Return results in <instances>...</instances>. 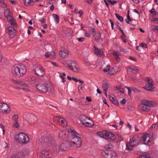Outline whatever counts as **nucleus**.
Wrapping results in <instances>:
<instances>
[{
  "mask_svg": "<svg viewBox=\"0 0 158 158\" xmlns=\"http://www.w3.org/2000/svg\"><path fill=\"white\" fill-rule=\"evenodd\" d=\"M79 42H82L85 40V38L83 37H81L77 39Z\"/></svg>",
  "mask_w": 158,
  "mask_h": 158,
  "instance_id": "55",
  "label": "nucleus"
},
{
  "mask_svg": "<svg viewBox=\"0 0 158 158\" xmlns=\"http://www.w3.org/2000/svg\"><path fill=\"white\" fill-rule=\"evenodd\" d=\"M117 53L118 52L115 51L113 52V55L115 56V58L118 60V61H120V58Z\"/></svg>",
  "mask_w": 158,
  "mask_h": 158,
  "instance_id": "35",
  "label": "nucleus"
},
{
  "mask_svg": "<svg viewBox=\"0 0 158 158\" xmlns=\"http://www.w3.org/2000/svg\"><path fill=\"white\" fill-rule=\"evenodd\" d=\"M110 100L115 105L118 106L119 105L118 102L116 98H114V97H111L110 95L109 96Z\"/></svg>",
  "mask_w": 158,
  "mask_h": 158,
  "instance_id": "27",
  "label": "nucleus"
},
{
  "mask_svg": "<svg viewBox=\"0 0 158 158\" xmlns=\"http://www.w3.org/2000/svg\"><path fill=\"white\" fill-rule=\"evenodd\" d=\"M39 21L41 22L42 23H45L46 22V19L44 18H43L42 19H40Z\"/></svg>",
  "mask_w": 158,
  "mask_h": 158,
  "instance_id": "56",
  "label": "nucleus"
},
{
  "mask_svg": "<svg viewBox=\"0 0 158 158\" xmlns=\"http://www.w3.org/2000/svg\"><path fill=\"white\" fill-rule=\"evenodd\" d=\"M70 131H73V130L71 129H70L68 131L63 130L60 131L59 134V137L60 139H64L66 138V135L70 136L71 132Z\"/></svg>",
  "mask_w": 158,
  "mask_h": 158,
  "instance_id": "14",
  "label": "nucleus"
},
{
  "mask_svg": "<svg viewBox=\"0 0 158 158\" xmlns=\"http://www.w3.org/2000/svg\"><path fill=\"white\" fill-rule=\"evenodd\" d=\"M113 147V146L112 145L110 144L106 145L105 146V148L108 150L110 148H112Z\"/></svg>",
  "mask_w": 158,
  "mask_h": 158,
  "instance_id": "43",
  "label": "nucleus"
},
{
  "mask_svg": "<svg viewBox=\"0 0 158 158\" xmlns=\"http://www.w3.org/2000/svg\"><path fill=\"white\" fill-rule=\"evenodd\" d=\"M29 153V151L27 149H24L22 150L20 152V156H21V157L23 158H24L25 156H28Z\"/></svg>",
  "mask_w": 158,
  "mask_h": 158,
  "instance_id": "20",
  "label": "nucleus"
},
{
  "mask_svg": "<svg viewBox=\"0 0 158 158\" xmlns=\"http://www.w3.org/2000/svg\"><path fill=\"white\" fill-rule=\"evenodd\" d=\"M115 15L116 17L121 22H123V17L117 14H115Z\"/></svg>",
  "mask_w": 158,
  "mask_h": 158,
  "instance_id": "38",
  "label": "nucleus"
},
{
  "mask_svg": "<svg viewBox=\"0 0 158 158\" xmlns=\"http://www.w3.org/2000/svg\"><path fill=\"white\" fill-rule=\"evenodd\" d=\"M12 81L15 84L23 85H26V84L23 81H17V80H14L13 79H12Z\"/></svg>",
  "mask_w": 158,
  "mask_h": 158,
  "instance_id": "26",
  "label": "nucleus"
},
{
  "mask_svg": "<svg viewBox=\"0 0 158 158\" xmlns=\"http://www.w3.org/2000/svg\"><path fill=\"white\" fill-rule=\"evenodd\" d=\"M108 1L112 5H113L117 2V1L114 0H108Z\"/></svg>",
  "mask_w": 158,
  "mask_h": 158,
  "instance_id": "50",
  "label": "nucleus"
},
{
  "mask_svg": "<svg viewBox=\"0 0 158 158\" xmlns=\"http://www.w3.org/2000/svg\"><path fill=\"white\" fill-rule=\"evenodd\" d=\"M70 63L67 64V67L71 70L77 73L79 71V69L77 67L76 63L74 61H71Z\"/></svg>",
  "mask_w": 158,
  "mask_h": 158,
  "instance_id": "11",
  "label": "nucleus"
},
{
  "mask_svg": "<svg viewBox=\"0 0 158 158\" xmlns=\"http://www.w3.org/2000/svg\"><path fill=\"white\" fill-rule=\"evenodd\" d=\"M150 12L151 14H152L153 16H156V14L157 12L154 9L152 8L151 10H150Z\"/></svg>",
  "mask_w": 158,
  "mask_h": 158,
  "instance_id": "42",
  "label": "nucleus"
},
{
  "mask_svg": "<svg viewBox=\"0 0 158 158\" xmlns=\"http://www.w3.org/2000/svg\"><path fill=\"white\" fill-rule=\"evenodd\" d=\"M41 0H24V4L26 6L33 5L34 2H40Z\"/></svg>",
  "mask_w": 158,
  "mask_h": 158,
  "instance_id": "18",
  "label": "nucleus"
},
{
  "mask_svg": "<svg viewBox=\"0 0 158 158\" xmlns=\"http://www.w3.org/2000/svg\"><path fill=\"white\" fill-rule=\"evenodd\" d=\"M158 127V126L156 124H154L151 126V127L150 128V129H153L154 130H155Z\"/></svg>",
  "mask_w": 158,
  "mask_h": 158,
  "instance_id": "47",
  "label": "nucleus"
},
{
  "mask_svg": "<svg viewBox=\"0 0 158 158\" xmlns=\"http://www.w3.org/2000/svg\"><path fill=\"white\" fill-rule=\"evenodd\" d=\"M80 119L83 125H85V127H90L93 126V123L87 122V120H90L89 118L86 117L84 114H82L80 116Z\"/></svg>",
  "mask_w": 158,
  "mask_h": 158,
  "instance_id": "8",
  "label": "nucleus"
},
{
  "mask_svg": "<svg viewBox=\"0 0 158 158\" xmlns=\"http://www.w3.org/2000/svg\"><path fill=\"white\" fill-rule=\"evenodd\" d=\"M141 139L144 141L143 143L146 144H147V143H145V142H147V143H149L150 142L149 139L148 135V134L144 135L143 136H141Z\"/></svg>",
  "mask_w": 158,
  "mask_h": 158,
  "instance_id": "17",
  "label": "nucleus"
},
{
  "mask_svg": "<svg viewBox=\"0 0 158 158\" xmlns=\"http://www.w3.org/2000/svg\"><path fill=\"white\" fill-rule=\"evenodd\" d=\"M7 20L9 21L11 26H13V27H16L17 24L15 22V19L13 17Z\"/></svg>",
  "mask_w": 158,
  "mask_h": 158,
  "instance_id": "29",
  "label": "nucleus"
},
{
  "mask_svg": "<svg viewBox=\"0 0 158 158\" xmlns=\"http://www.w3.org/2000/svg\"><path fill=\"white\" fill-rule=\"evenodd\" d=\"M83 87L82 85H80L78 87V90L80 91L82 89Z\"/></svg>",
  "mask_w": 158,
  "mask_h": 158,
  "instance_id": "61",
  "label": "nucleus"
},
{
  "mask_svg": "<svg viewBox=\"0 0 158 158\" xmlns=\"http://www.w3.org/2000/svg\"><path fill=\"white\" fill-rule=\"evenodd\" d=\"M86 99L89 102H91L92 101L91 97H87Z\"/></svg>",
  "mask_w": 158,
  "mask_h": 158,
  "instance_id": "64",
  "label": "nucleus"
},
{
  "mask_svg": "<svg viewBox=\"0 0 158 158\" xmlns=\"http://www.w3.org/2000/svg\"><path fill=\"white\" fill-rule=\"evenodd\" d=\"M47 91L50 92L51 93H53L54 92V87L51 84H47Z\"/></svg>",
  "mask_w": 158,
  "mask_h": 158,
  "instance_id": "28",
  "label": "nucleus"
},
{
  "mask_svg": "<svg viewBox=\"0 0 158 158\" xmlns=\"http://www.w3.org/2000/svg\"><path fill=\"white\" fill-rule=\"evenodd\" d=\"M27 80L29 82H32L33 83H35L36 81L34 80V77H30Z\"/></svg>",
  "mask_w": 158,
  "mask_h": 158,
  "instance_id": "44",
  "label": "nucleus"
},
{
  "mask_svg": "<svg viewBox=\"0 0 158 158\" xmlns=\"http://www.w3.org/2000/svg\"><path fill=\"white\" fill-rule=\"evenodd\" d=\"M141 104L144 105L148 107H154L157 106V103L155 102H152L149 100H143L141 101Z\"/></svg>",
  "mask_w": 158,
  "mask_h": 158,
  "instance_id": "13",
  "label": "nucleus"
},
{
  "mask_svg": "<svg viewBox=\"0 0 158 158\" xmlns=\"http://www.w3.org/2000/svg\"><path fill=\"white\" fill-rule=\"evenodd\" d=\"M70 131V135L68 136L67 139L69 142L70 147L73 148H80L82 145V141L81 138L79 137L80 134L75 130Z\"/></svg>",
  "mask_w": 158,
  "mask_h": 158,
  "instance_id": "1",
  "label": "nucleus"
},
{
  "mask_svg": "<svg viewBox=\"0 0 158 158\" xmlns=\"http://www.w3.org/2000/svg\"><path fill=\"white\" fill-rule=\"evenodd\" d=\"M134 109L135 107L132 106H129L127 107V109L130 111H132Z\"/></svg>",
  "mask_w": 158,
  "mask_h": 158,
  "instance_id": "49",
  "label": "nucleus"
},
{
  "mask_svg": "<svg viewBox=\"0 0 158 158\" xmlns=\"http://www.w3.org/2000/svg\"><path fill=\"white\" fill-rule=\"evenodd\" d=\"M0 127H1V128H2L3 134V135H4L5 134V130L4 129H5L4 126L3 124H0Z\"/></svg>",
  "mask_w": 158,
  "mask_h": 158,
  "instance_id": "52",
  "label": "nucleus"
},
{
  "mask_svg": "<svg viewBox=\"0 0 158 158\" xmlns=\"http://www.w3.org/2000/svg\"><path fill=\"white\" fill-rule=\"evenodd\" d=\"M12 118L14 122L18 121V115L16 114H14Z\"/></svg>",
  "mask_w": 158,
  "mask_h": 158,
  "instance_id": "37",
  "label": "nucleus"
},
{
  "mask_svg": "<svg viewBox=\"0 0 158 158\" xmlns=\"http://www.w3.org/2000/svg\"><path fill=\"white\" fill-rule=\"evenodd\" d=\"M127 19L130 22H131L132 21V20L131 19V18H130V16H129V15H128V14L127 15Z\"/></svg>",
  "mask_w": 158,
  "mask_h": 158,
  "instance_id": "62",
  "label": "nucleus"
},
{
  "mask_svg": "<svg viewBox=\"0 0 158 158\" xmlns=\"http://www.w3.org/2000/svg\"><path fill=\"white\" fill-rule=\"evenodd\" d=\"M47 84L45 83H40L34 85V87L39 91L43 93H45L47 91Z\"/></svg>",
  "mask_w": 158,
  "mask_h": 158,
  "instance_id": "10",
  "label": "nucleus"
},
{
  "mask_svg": "<svg viewBox=\"0 0 158 158\" xmlns=\"http://www.w3.org/2000/svg\"><path fill=\"white\" fill-rule=\"evenodd\" d=\"M70 147V143L68 141V139L64 143H63L59 147V151L58 152L60 154V151L65 152L69 149Z\"/></svg>",
  "mask_w": 158,
  "mask_h": 158,
  "instance_id": "9",
  "label": "nucleus"
},
{
  "mask_svg": "<svg viewBox=\"0 0 158 158\" xmlns=\"http://www.w3.org/2000/svg\"><path fill=\"white\" fill-rule=\"evenodd\" d=\"M111 151V150L106 149L103 151L102 153V154L103 156V158L107 156Z\"/></svg>",
  "mask_w": 158,
  "mask_h": 158,
  "instance_id": "30",
  "label": "nucleus"
},
{
  "mask_svg": "<svg viewBox=\"0 0 158 158\" xmlns=\"http://www.w3.org/2000/svg\"><path fill=\"white\" fill-rule=\"evenodd\" d=\"M140 158H152L151 157L148 155H143L141 156Z\"/></svg>",
  "mask_w": 158,
  "mask_h": 158,
  "instance_id": "51",
  "label": "nucleus"
},
{
  "mask_svg": "<svg viewBox=\"0 0 158 158\" xmlns=\"http://www.w3.org/2000/svg\"><path fill=\"white\" fill-rule=\"evenodd\" d=\"M35 73L40 77H43L45 75V72L43 68L40 65L35 64L33 66Z\"/></svg>",
  "mask_w": 158,
  "mask_h": 158,
  "instance_id": "7",
  "label": "nucleus"
},
{
  "mask_svg": "<svg viewBox=\"0 0 158 158\" xmlns=\"http://www.w3.org/2000/svg\"><path fill=\"white\" fill-rule=\"evenodd\" d=\"M1 4H2V6L3 8H6L7 7V5L4 2H2Z\"/></svg>",
  "mask_w": 158,
  "mask_h": 158,
  "instance_id": "58",
  "label": "nucleus"
},
{
  "mask_svg": "<svg viewBox=\"0 0 158 158\" xmlns=\"http://www.w3.org/2000/svg\"><path fill=\"white\" fill-rule=\"evenodd\" d=\"M98 134L100 137L106 139L109 141H113L115 139V136L114 134L106 131L98 132Z\"/></svg>",
  "mask_w": 158,
  "mask_h": 158,
  "instance_id": "4",
  "label": "nucleus"
},
{
  "mask_svg": "<svg viewBox=\"0 0 158 158\" xmlns=\"http://www.w3.org/2000/svg\"><path fill=\"white\" fill-rule=\"evenodd\" d=\"M69 53V52L67 50H64L60 52V55L61 57L64 58L68 56Z\"/></svg>",
  "mask_w": 158,
  "mask_h": 158,
  "instance_id": "25",
  "label": "nucleus"
},
{
  "mask_svg": "<svg viewBox=\"0 0 158 158\" xmlns=\"http://www.w3.org/2000/svg\"><path fill=\"white\" fill-rule=\"evenodd\" d=\"M138 144V141L135 137L131 139L129 142L126 143V149L131 151L133 150V147L137 146Z\"/></svg>",
  "mask_w": 158,
  "mask_h": 158,
  "instance_id": "6",
  "label": "nucleus"
},
{
  "mask_svg": "<svg viewBox=\"0 0 158 158\" xmlns=\"http://www.w3.org/2000/svg\"><path fill=\"white\" fill-rule=\"evenodd\" d=\"M103 158H117L116 153L114 151H111L107 156Z\"/></svg>",
  "mask_w": 158,
  "mask_h": 158,
  "instance_id": "19",
  "label": "nucleus"
},
{
  "mask_svg": "<svg viewBox=\"0 0 158 158\" xmlns=\"http://www.w3.org/2000/svg\"><path fill=\"white\" fill-rule=\"evenodd\" d=\"M131 89L135 93H138L140 92V90L137 89L136 88L134 87H131Z\"/></svg>",
  "mask_w": 158,
  "mask_h": 158,
  "instance_id": "40",
  "label": "nucleus"
},
{
  "mask_svg": "<svg viewBox=\"0 0 158 158\" xmlns=\"http://www.w3.org/2000/svg\"><path fill=\"white\" fill-rule=\"evenodd\" d=\"M129 69L132 70V71H134L135 72V73H137L139 72V70L136 68V67L134 66H132L130 68H129Z\"/></svg>",
  "mask_w": 158,
  "mask_h": 158,
  "instance_id": "34",
  "label": "nucleus"
},
{
  "mask_svg": "<svg viewBox=\"0 0 158 158\" xmlns=\"http://www.w3.org/2000/svg\"><path fill=\"white\" fill-rule=\"evenodd\" d=\"M39 141L41 146L45 148L53 146L55 143L53 137L46 132L42 135Z\"/></svg>",
  "mask_w": 158,
  "mask_h": 158,
  "instance_id": "2",
  "label": "nucleus"
},
{
  "mask_svg": "<svg viewBox=\"0 0 158 158\" xmlns=\"http://www.w3.org/2000/svg\"><path fill=\"white\" fill-rule=\"evenodd\" d=\"M0 110L2 112H5L6 114L9 113L10 110V107L4 103H0Z\"/></svg>",
  "mask_w": 158,
  "mask_h": 158,
  "instance_id": "12",
  "label": "nucleus"
},
{
  "mask_svg": "<svg viewBox=\"0 0 158 158\" xmlns=\"http://www.w3.org/2000/svg\"><path fill=\"white\" fill-rule=\"evenodd\" d=\"M110 69V66L107 65L106 68V69H104L103 71L105 72H107Z\"/></svg>",
  "mask_w": 158,
  "mask_h": 158,
  "instance_id": "46",
  "label": "nucleus"
},
{
  "mask_svg": "<svg viewBox=\"0 0 158 158\" xmlns=\"http://www.w3.org/2000/svg\"><path fill=\"white\" fill-rule=\"evenodd\" d=\"M94 52L98 55H102L103 54V51L100 49L98 48L95 46H94Z\"/></svg>",
  "mask_w": 158,
  "mask_h": 158,
  "instance_id": "24",
  "label": "nucleus"
},
{
  "mask_svg": "<svg viewBox=\"0 0 158 158\" xmlns=\"http://www.w3.org/2000/svg\"><path fill=\"white\" fill-rule=\"evenodd\" d=\"M60 77L62 79V81L63 82H64L66 81V78L60 75Z\"/></svg>",
  "mask_w": 158,
  "mask_h": 158,
  "instance_id": "57",
  "label": "nucleus"
},
{
  "mask_svg": "<svg viewBox=\"0 0 158 158\" xmlns=\"http://www.w3.org/2000/svg\"><path fill=\"white\" fill-rule=\"evenodd\" d=\"M40 156L41 158H49L52 157L51 153L46 150L42 151L40 153Z\"/></svg>",
  "mask_w": 158,
  "mask_h": 158,
  "instance_id": "15",
  "label": "nucleus"
},
{
  "mask_svg": "<svg viewBox=\"0 0 158 158\" xmlns=\"http://www.w3.org/2000/svg\"><path fill=\"white\" fill-rule=\"evenodd\" d=\"M122 104H124L126 102V100L125 99H122L120 102Z\"/></svg>",
  "mask_w": 158,
  "mask_h": 158,
  "instance_id": "60",
  "label": "nucleus"
},
{
  "mask_svg": "<svg viewBox=\"0 0 158 158\" xmlns=\"http://www.w3.org/2000/svg\"><path fill=\"white\" fill-rule=\"evenodd\" d=\"M118 28H119V30L121 31L122 32L123 35L124 36H126V35H125V34L124 32H123V30L122 29V28L119 26H118Z\"/></svg>",
  "mask_w": 158,
  "mask_h": 158,
  "instance_id": "59",
  "label": "nucleus"
},
{
  "mask_svg": "<svg viewBox=\"0 0 158 158\" xmlns=\"http://www.w3.org/2000/svg\"><path fill=\"white\" fill-rule=\"evenodd\" d=\"M52 15L53 17L55 18V20L57 22V23H58L59 22V16L58 15L55 14H53Z\"/></svg>",
  "mask_w": 158,
  "mask_h": 158,
  "instance_id": "36",
  "label": "nucleus"
},
{
  "mask_svg": "<svg viewBox=\"0 0 158 158\" xmlns=\"http://www.w3.org/2000/svg\"><path fill=\"white\" fill-rule=\"evenodd\" d=\"M140 46L143 48H147V45L146 44H145L144 43H142L140 44Z\"/></svg>",
  "mask_w": 158,
  "mask_h": 158,
  "instance_id": "54",
  "label": "nucleus"
},
{
  "mask_svg": "<svg viewBox=\"0 0 158 158\" xmlns=\"http://www.w3.org/2000/svg\"><path fill=\"white\" fill-rule=\"evenodd\" d=\"M129 58L130 59L132 60L135 62L136 61H137L135 57L130 56Z\"/></svg>",
  "mask_w": 158,
  "mask_h": 158,
  "instance_id": "63",
  "label": "nucleus"
},
{
  "mask_svg": "<svg viewBox=\"0 0 158 158\" xmlns=\"http://www.w3.org/2000/svg\"><path fill=\"white\" fill-rule=\"evenodd\" d=\"M93 36H94L95 40L96 41L98 40L101 37L100 33H95Z\"/></svg>",
  "mask_w": 158,
  "mask_h": 158,
  "instance_id": "32",
  "label": "nucleus"
},
{
  "mask_svg": "<svg viewBox=\"0 0 158 158\" xmlns=\"http://www.w3.org/2000/svg\"><path fill=\"white\" fill-rule=\"evenodd\" d=\"M15 122V123L13 125V126L15 128H19V125L18 123V121Z\"/></svg>",
  "mask_w": 158,
  "mask_h": 158,
  "instance_id": "41",
  "label": "nucleus"
},
{
  "mask_svg": "<svg viewBox=\"0 0 158 158\" xmlns=\"http://www.w3.org/2000/svg\"><path fill=\"white\" fill-rule=\"evenodd\" d=\"M145 81L148 83V84H150V83H153L152 81H151V80L148 78H146Z\"/></svg>",
  "mask_w": 158,
  "mask_h": 158,
  "instance_id": "45",
  "label": "nucleus"
},
{
  "mask_svg": "<svg viewBox=\"0 0 158 158\" xmlns=\"http://www.w3.org/2000/svg\"><path fill=\"white\" fill-rule=\"evenodd\" d=\"M153 83L147 84L145 86L143 87V88L146 90L152 91V90L154 88V87L153 86Z\"/></svg>",
  "mask_w": 158,
  "mask_h": 158,
  "instance_id": "21",
  "label": "nucleus"
},
{
  "mask_svg": "<svg viewBox=\"0 0 158 158\" xmlns=\"http://www.w3.org/2000/svg\"><path fill=\"white\" fill-rule=\"evenodd\" d=\"M151 20L152 21L156 22V23L158 24V18L154 17Z\"/></svg>",
  "mask_w": 158,
  "mask_h": 158,
  "instance_id": "48",
  "label": "nucleus"
},
{
  "mask_svg": "<svg viewBox=\"0 0 158 158\" xmlns=\"http://www.w3.org/2000/svg\"><path fill=\"white\" fill-rule=\"evenodd\" d=\"M17 136L18 137L16 138V140L20 143H27L29 141V137L24 133L21 132L19 133Z\"/></svg>",
  "mask_w": 158,
  "mask_h": 158,
  "instance_id": "5",
  "label": "nucleus"
},
{
  "mask_svg": "<svg viewBox=\"0 0 158 158\" xmlns=\"http://www.w3.org/2000/svg\"><path fill=\"white\" fill-rule=\"evenodd\" d=\"M115 90H118L119 92L122 94H123L124 93L123 89L122 88H121L119 85L117 86L116 87Z\"/></svg>",
  "mask_w": 158,
  "mask_h": 158,
  "instance_id": "33",
  "label": "nucleus"
},
{
  "mask_svg": "<svg viewBox=\"0 0 158 158\" xmlns=\"http://www.w3.org/2000/svg\"><path fill=\"white\" fill-rule=\"evenodd\" d=\"M8 31L7 32L8 34L10 35V38H12L14 37V34L15 33V31L14 27H10L7 28Z\"/></svg>",
  "mask_w": 158,
  "mask_h": 158,
  "instance_id": "16",
  "label": "nucleus"
},
{
  "mask_svg": "<svg viewBox=\"0 0 158 158\" xmlns=\"http://www.w3.org/2000/svg\"><path fill=\"white\" fill-rule=\"evenodd\" d=\"M4 15L5 17L7 19L12 17L10 10L8 8L4 12Z\"/></svg>",
  "mask_w": 158,
  "mask_h": 158,
  "instance_id": "22",
  "label": "nucleus"
},
{
  "mask_svg": "<svg viewBox=\"0 0 158 158\" xmlns=\"http://www.w3.org/2000/svg\"><path fill=\"white\" fill-rule=\"evenodd\" d=\"M12 72L14 75L20 77L26 73L27 68L24 65L15 66L12 68Z\"/></svg>",
  "mask_w": 158,
  "mask_h": 158,
  "instance_id": "3",
  "label": "nucleus"
},
{
  "mask_svg": "<svg viewBox=\"0 0 158 158\" xmlns=\"http://www.w3.org/2000/svg\"><path fill=\"white\" fill-rule=\"evenodd\" d=\"M61 123L64 125H66L67 124V122L64 119H62L60 121Z\"/></svg>",
  "mask_w": 158,
  "mask_h": 158,
  "instance_id": "53",
  "label": "nucleus"
},
{
  "mask_svg": "<svg viewBox=\"0 0 158 158\" xmlns=\"http://www.w3.org/2000/svg\"><path fill=\"white\" fill-rule=\"evenodd\" d=\"M109 87V85H108L107 83L105 81H103L102 83V88L104 90H107Z\"/></svg>",
  "mask_w": 158,
  "mask_h": 158,
  "instance_id": "31",
  "label": "nucleus"
},
{
  "mask_svg": "<svg viewBox=\"0 0 158 158\" xmlns=\"http://www.w3.org/2000/svg\"><path fill=\"white\" fill-rule=\"evenodd\" d=\"M139 108L143 111L148 112L150 110V108L144 105L141 104L139 106Z\"/></svg>",
  "mask_w": 158,
  "mask_h": 158,
  "instance_id": "23",
  "label": "nucleus"
},
{
  "mask_svg": "<svg viewBox=\"0 0 158 158\" xmlns=\"http://www.w3.org/2000/svg\"><path fill=\"white\" fill-rule=\"evenodd\" d=\"M89 31L90 34H92L93 35L95 33V29L94 28H92L90 29H89Z\"/></svg>",
  "mask_w": 158,
  "mask_h": 158,
  "instance_id": "39",
  "label": "nucleus"
}]
</instances>
